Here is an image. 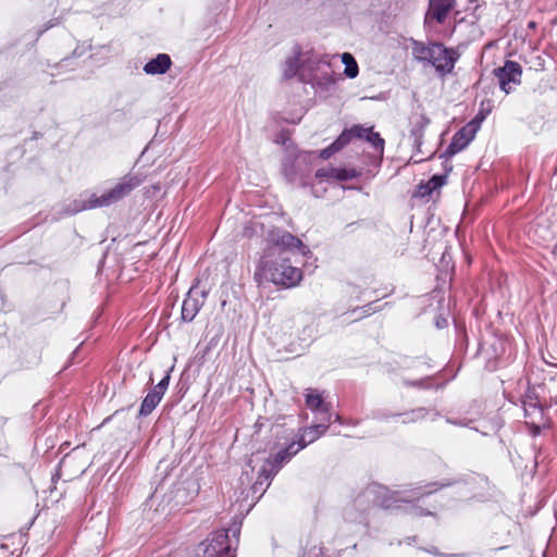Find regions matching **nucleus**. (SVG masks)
I'll return each mask as SVG.
<instances>
[{"label": "nucleus", "mask_w": 557, "mask_h": 557, "mask_svg": "<svg viewBox=\"0 0 557 557\" xmlns=\"http://www.w3.org/2000/svg\"><path fill=\"white\" fill-rule=\"evenodd\" d=\"M552 253L555 258H557V244L553 247Z\"/></svg>", "instance_id": "nucleus-38"}, {"label": "nucleus", "mask_w": 557, "mask_h": 557, "mask_svg": "<svg viewBox=\"0 0 557 557\" xmlns=\"http://www.w3.org/2000/svg\"><path fill=\"white\" fill-rule=\"evenodd\" d=\"M315 176L319 178H333V175L331 174V168L330 169H319L315 173Z\"/></svg>", "instance_id": "nucleus-34"}, {"label": "nucleus", "mask_w": 557, "mask_h": 557, "mask_svg": "<svg viewBox=\"0 0 557 557\" xmlns=\"http://www.w3.org/2000/svg\"><path fill=\"white\" fill-rule=\"evenodd\" d=\"M555 173H557V165H556V169H555Z\"/></svg>", "instance_id": "nucleus-43"}, {"label": "nucleus", "mask_w": 557, "mask_h": 557, "mask_svg": "<svg viewBox=\"0 0 557 557\" xmlns=\"http://www.w3.org/2000/svg\"><path fill=\"white\" fill-rule=\"evenodd\" d=\"M395 417H398V413H392L386 410H376L372 413V418L376 420H387Z\"/></svg>", "instance_id": "nucleus-31"}, {"label": "nucleus", "mask_w": 557, "mask_h": 557, "mask_svg": "<svg viewBox=\"0 0 557 557\" xmlns=\"http://www.w3.org/2000/svg\"><path fill=\"white\" fill-rule=\"evenodd\" d=\"M399 502H407L401 492H391L384 485L371 483L344 508L343 517L347 522L363 523L366 522V512L371 505L392 509L398 508L397 503Z\"/></svg>", "instance_id": "nucleus-1"}, {"label": "nucleus", "mask_w": 557, "mask_h": 557, "mask_svg": "<svg viewBox=\"0 0 557 557\" xmlns=\"http://www.w3.org/2000/svg\"><path fill=\"white\" fill-rule=\"evenodd\" d=\"M446 422L449 423V424H454V425H458V426H465L467 425L463 421L461 420H455V419H450V418H446Z\"/></svg>", "instance_id": "nucleus-36"}, {"label": "nucleus", "mask_w": 557, "mask_h": 557, "mask_svg": "<svg viewBox=\"0 0 557 557\" xmlns=\"http://www.w3.org/2000/svg\"><path fill=\"white\" fill-rule=\"evenodd\" d=\"M255 276L277 286L292 288L301 282L302 271L294 267L285 256V252L282 251L275 258H270L269 255L264 256L260 261Z\"/></svg>", "instance_id": "nucleus-3"}, {"label": "nucleus", "mask_w": 557, "mask_h": 557, "mask_svg": "<svg viewBox=\"0 0 557 557\" xmlns=\"http://www.w3.org/2000/svg\"><path fill=\"white\" fill-rule=\"evenodd\" d=\"M498 81L499 88L505 94H510L521 83L522 67L516 61H506L503 66L493 71Z\"/></svg>", "instance_id": "nucleus-8"}, {"label": "nucleus", "mask_w": 557, "mask_h": 557, "mask_svg": "<svg viewBox=\"0 0 557 557\" xmlns=\"http://www.w3.org/2000/svg\"><path fill=\"white\" fill-rule=\"evenodd\" d=\"M445 324H446V320L445 319H443V321H437L436 322L437 327H443V325H445Z\"/></svg>", "instance_id": "nucleus-37"}, {"label": "nucleus", "mask_w": 557, "mask_h": 557, "mask_svg": "<svg viewBox=\"0 0 557 557\" xmlns=\"http://www.w3.org/2000/svg\"><path fill=\"white\" fill-rule=\"evenodd\" d=\"M172 65V60L166 53H159L144 65V72L148 75H160L166 73Z\"/></svg>", "instance_id": "nucleus-18"}, {"label": "nucleus", "mask_w": 557, "mask_h": 557, "mask_svg": "<svg viewBox=\"0 0 557 557\" xmlns=\"http://www.w3.org/2000/svg\"><path fill=\"white\" fill-rule=\"evenodd\" d=\"M306 446L307 443L297 444L293 442L285 448L281 449L275 455L268 458L260 468L258 479L256 483L252 485L253 493L261 491L263 483H267L268 486L269 482L277 474L281 468L285 463H287L293 456H295L299 450L304 449Z\"/></svg>", "instance_id": "nucleus-6"}, {"label": "nucleus", "mask_w": 557, "mask_h": 557, "mask_svg": "<svg viewBox=\"0 0 557 557\" xmlns=\"http://www.w3.org/2000/svg\"><path fill=\"white\" fill-rule=\"evenodd\" d=\"M371 146L379 151L380 153H383L384 150V139L380 136L379 133H375L371 131L370 134H368L366 139Z\"/></svg>", "instance_id": "nucleus-25"}, {"label": "nucleus", "mask_w": 557, "mask_h": 557, "mask_svg": "<svg viewBox=\"0 0 557 557\" xmlns=\"http://www.w3.org/2000/svg\"><path fill=\"white\" fill-rule=\"evenodd\" d=\"M203 295L199 296L193 288L187 293L182 305V319L185 322H191L200 308L203 306Z\"/></svg>", "instance_id": "nucleus-16"}, {"label": "nucleus", "mask_w": 557, "mask_h": 557, "mask_svg": "<svg viewBox=\"0 0 557 557\" xmlns=\"http://www.w3.org/2000/svg\"><path fill=\"white\" fill-rule=\"evenodd\" d=\"M529 26H530V27H534V26H535V23H534V22H531V23L529 24Z\"/></svg>", "instance_id": "nucleus-42"}, {"label": "nucleus", "mask_w": 557, "mask_h": 557, "mask_svg": "<svg viewBox=\"0 0 557 557\" xmlns=\"http://www.w3.org/2000/svg\"><path fill=\"white\" fill-rule=\"evenodd\" d=\"M458 483L459 480L443 479L441 481L429 482L424 485H418L409 491H400L403 493V497L406 498L407 502L397 503V509L401 508V504H409V506L406 507V511L408 513L418 517L432 516L433 513L430 510H425L420 506L412 505V500L420 499L421 497L431 495L444 487L453 486Z\"/></svg>", "instance_id": "nucleus-7"}, {"label": "nucleus", "mask_w": 557, "mask_h": 557, "mask_svg": "<svg viewBox=\"0 0 557 557\" xmlns=\"http://www.w3.org/2000/svg\"><path fill=\"white\" fill-rule=\"evenodd\" d=\"M331 174L333 175V178L338 180V181H348L356 176V173L354 170L335 169V168H331Z\"/></svg>", "instance_id": "nucleus-26"}, {"label": "nucleus", "mask_w": 557, "mask_h": 557, "mask_svg": "<svg viewBox=\"0 0 557 557\" xmlns=\"http://www.w3.org/2000/svg\"><path fill=\"white\" fill-rule=\"evenodd\" d=\"M429 412V409L424 407H419L403 413H398V417H401V422L404 424H408L424 420L428 417Z\"/></svg>", "instance_id": "nucleus-21"}, {"label": "nucleus", "mask_w": 557, "mask_h": 557, "mask_svg": "<svg viewBox=\"0 0 557 557\" xmlns=\"http://www.w3.org/2000/svg\"><path fill=\"white\" fill-rule=\"evenodd\" d=\"M319 423L307 428L297 444L307 443L310 444L323 435L329 429L331 422H326L323 418H317Z\"/></svg>", "instance_id": "nucleus-20"}, {"label": "nucleus", "mask_w": 557, "mask_h": 557, "mask_svg": "<svg viewBox=\"0 0 557 557\" xmlns=\"http://www.w3.org/2000/svg\"><path fill=\"white\" fill-rule=\"evenodd\" d=\"M141 182L143 181L138 175L128 174L101 196L87 193L81 194L79 198L74 199L64 206L63 214L73 215L85 210L108 207L129 195L132 190L141 184Z\"/></svg>", "instance_id": "nucleus-2"}, {"label": "nucleus", "mask_w": 557, "mask_h": 557, "mask_svg": "<svg viewBox=\"0 0 557 557\" xmlns=\"http://www.w3.org/2000/svg\"><path fill=\"white\" fill-rule=\"evenodd\" d=\"M410 123V137L413 139V144L419 147L422 144L424 129L430 124V119L424 114H414Z\"/></svg>", "instance_id": "nucleus-19"}, {"label": "nucleus", "mask_w": 557, "mask_h": 557, "mask_svg": "<svg viewBox=\"0 0 557 557\" xmlns=\"http://www.w3.org/2000/svg\"><path fill=\"white\" fill-rule=\"evenodd\" d=\"M456 0H429V9L425 14V22L443 24L449 12L455 8Z\"/></svg>", "instance_id": "nucleus-14"}, {"label": "nucleus", "mask_w": 557, "mask_h": 557, "mask_svg": "<svg viewBox=\"0 0 557 557\" xmlns=\"http://www.w3.org/2000/svg\"><path fill=\"white\" fill-rule=\"evenodd\" d=\"M476 132L478 126L475 124L468 123L453 136V139L443 153V157L451 158L463 150L474 139Z\"/></svg>", "instance_id": "nucleus-10"}, {"label": "nucleus", "mask_w": 557, "mask_h": 557, "mask_svg": "<svg viewBox=\"0 0 557 557\" xmlns=\"http://www.w3.org/2000/svg\"><path fill=\"white\" fill-rule=\"evenodd\" d=\"M494 108V102L491 99H482L480 102V109L474 119L469 124H475L478 129L480 128L481 123L486 119V116L492 112Z\"/></svg>", "instance_id": "nucleus-23"}, {"label": "nucleus", "mask_w": 557, "mask_h": 557, "mask_svg": "<svg viewBox=\"0 0 557 557\" xmlns=\"http://www.w3.org/2000/svg\"><path fill=\"white\" fill-rule=\"evenodd\" d=\"M542 385H539L537 387H528L525 394L522 396L521 403L523 404V400H529L531 403H541L540 395L537 393V389H542Z\"/></svg>", "instance_id": "nucleus-27"}, {"label": "nucleus", "mask_w": 557, "mask_h": 557, "mask_svg": "<svg viewBox=\"0 0 557 557\" xmlns=\"http://www.w3.org/2000/svg\"><path fill=\"white\" fill-rule=\"evenodd\" d=\"M446 177L444 175H434L426 184L419 186V195L422 197L430 196L433 190L442 187L445 184Z\"/></svg>", "instance_id": "nucleus-22"}, {"label": "nucleus", "mask_w": 557, "mask_h": 557, "mask_svg": "<svg viewBox=\"0 0 557 557\" xmlns=\"http://www.w3.org/2000/svg\"><path fill=\"white\" fill-rule=\"evenodd\" d=\"M338 149L334 146V144L330 145L325 149L321 150L320 157L324 160L331 158Z\"/></svg>", "instance_id": "nucleus-33"}, {"label": "nucleus", "mask_w": 557, "mask_h": 557, "mask_svg": "<svg viewBox=\"0 0 557 557\" xmlns=\"http://www.w3.org/2000/svg\"><path fill=\"white\" fill-rule=\"evenodd\" d=\"M53 25H54V24L49 23V24L46 26V28H45L44 30H41V32H40V34H41V33H44L45 30L49 29V28H50V27H52Z\"/></svg>", "instance_id": "nucleus-39"}, {"label": "nucleus", "mask_w": 557, "mask_h": 557, "mask_svg": "<svg viewBox=\"0 0 557 557\" xmlns=\"http://www.w3.org/2000/svg\"><path fill=\"white\" fill-rule=\"evenodd\" d=\"M412 45V55L414 60L418 62H428L430 63L433 55L436 53V51H440L438 48L442 44L440 42H430L424 44L422 41L418 40H411Z\"/></svg>", "instance_id": "nucleus-17"}, {"label": "nucleus", "mask_w": 557, "mask_h": 557, "mask_svg": "<svg viewBox=\"0 0 557 557\" xmlns=\"http://www.w3.org/2000/svg\"><path fill=\"white\" fill-rule=\"evenodd\" d=\"M313 65L317 70L322 72L325 79L331 81L329 77L330 64L327 62L309 60L308 64H300L299 51H294L292 55L286 58L283 64V76L285 78H292L299 74L301 81L319 84L320 77L317 73H313Z\"/></svg>", "instance_id": "nucleus-5"}, {"label": "nucleus", "mask_w": 557, "mask_h": 557, "mask_svg": "<svg viewBox=\"0 0 557 557\" xmlns=\"http://www.w3.org/2000/svg\"><path fill=\"white\" fill-rule=\"evenodd\" d=\"M242 520H235L227 529L213 532L199 547L197 557H235L233 544L237 545Z\"/></svg>", "instance_id": "nucleus-4"}, {"label": "nucleus", "mask_w": 557, "mask_h": 557, "mask_svg": "<svg viewBox=\"0 0 557 557\" xmlns=\"http://www.w3.org/2000/svg\"><path fill=\"white\" fill-rule=\"evenodd\" d=\"M269 240L283 249L306 248L302 242L287 231L274 228L269 232Z\"/></svg>", "instance_id": "nucleus-15"}, {"label": "nucleus", "mask_w": 557, "mask_h": 557, "mask_svg": "<svg viewBox=\"0 0 557 557\" xmlns=\"http://www.w3.org/2000/svg\"><path fill=\"white\" fill-rule=\"evenodd\" d=\"M304 395L306 406L317 414V418H323L326 422H332L333 413L330 410V406L324 400L323 392L307 388Z\"/></svg>", "instance_id": "nucleus-11"}, {"label": "nucleus", "mask_w": 557, "mask_h": 557, "mask_svg": "<svg viewBox=\"0 0 557 557\" xmlns=\"http://www.w3.org/2000/svg\"><path fill=\"white\" fill-rule=\"evenodd\" d=\"M431 553L438 557H466L467 556L466 554H443V553H438L435 549L432 550Z\"/></svg>", "instance_id": "nucleus-35"}, {"label": "nucleus", "mask_w": 557, "mask_h": 557, "mask_svg": "<svg viewBox=\"0 0 557 557\" xmlns=\"http://www.w3.org/2000/svg\"><path fill=\"white\" fill-rule=\"evenodd\" d=\"M372 306H373V302H370V304H368V305H366L363 307L354 309L352 312L360 311L361 314L358 318L370 315L372 312H374L376 310Z\"/></svg>", "instance_id": "nucleus-32"}, {"label": "nucleus", "mask_w": 557, "mask_h": 557, "mask_svg": "<svg viewBox=\"0 0 557 557\" xmlns=\"http://www.w3.org/2000/svg\"><path fill=\"white\" fill-rule=\"evenodd\" d=\"M524 417L528 419L525 425L532 436L541 433V428L544 425V411L541 403H531L523 400L522 405Z\"/></svg>", "instance_id": "nucleus-12"}, {"label": "nucleus", "mask_w": 557, "mask_h": 557, "mask_svg": "<svg viewBox=\"0 0 557 557\" xmlns=\"http://www.w3.org/2000/svg\"><path fill=\"white\" fill-rule=\"evenodd\" d=\"M334 421L335 422H341V416L339 414H335L334 416Z\"/></svg>", "instance_id": "nucleus-40"}, {"label": "nucleus", "mask_w": 557, "mask_h": 557, "mask_svg": "<svg viewBox=\"0 0 557 557\" xmlns=\"http://www.w3.org/2000/svg\"><path fill=\"white\" fill-rule=\"evenodd\" d=\"M438 417V412H434L432 420H435Z\"/></svg>", "instance_id": "nucleus-41"}, {"label": "nucleus", "mask_w": 557, "mask_h": 557, "mask_svg": "<svg viewBox=\"0 0 557 557\" xmlns=\"http://www.w3.org/2000/svg\"><path fill=\"white\" fill-rule=\"evenodd\" d=\"M429 379L430 377L426 376V377H423L420 380H414V381L405 380L404 384L407 386H412V387L429 388L430 387V385L428 384Z\"/></svg>", "instance_id": "nucleus-30"}, {"label": "nucleus", "mask_w": 557, "mask_h": 557, "mask_svg": "<svg viewBox=\"0 0 557 557\" xmlns=\"http://www.w3.org/2000/svg\"><path fill=\"white\" fill-rule=\"evenodd\" d=\"M342 62L345 64V75L349 78H355L359 73L355 58L350 53L345 52L342 54Z\"/></svg>", "instance_id": "nucleus-24"}, {"label": "nucleus", "mask_w": 557, "mask_h": 557, "mask_svg": "<svg viewBox=\"0 0 557 557\" xmlns=\"http://www.w3.org/2000/svg\"><path fill=\"white\" fill-rule=\"evenodd\" d=\"M170 384V373L168 372L164 377L154 385L144 398L140 409L139 416L147 417L149 416L156 407L160 404L161 399L165 391L168 389Z\"/></svg>", "instance_id": "nucleus-9"}, {"label": "nucleus", "mask_w": 557, "mask_h": 557, "mask_svg": "<svg viewBox=\"0 0 557 557\" xmlns=\"http://www.w3.org/2000/svg\"><path fill=\"white\" fill-rule=\"evenodd\" d=\"M351 132V137H356L359 139H367L368 134L371 133L372 127H363L361 125H354L349 128Z\"/></svg>", "instance_id": "nucleus-28"}, {"label": "nucleus", "mask_w": 557, "mask_h": 557, "mask_svg": "<svg viewBox=\"0 0 557 557\" xmlns=\"http://www.w3.org/2000/svg\"><path fill=\"white\" fill-rule=\"evenodd\" d=\"M351 138L350 129H345L333 144L339 151L351 140Z\"/></svg>", "instance_id": "nucleus-29"}, {"label": "nucleus", "mask_w": 557, "mask_h": 557, "mask_svg": "<svg viewBox=\"0 0 557 557\" xmlns=\"http://www.w3.org/2000/svg\"><path fill=\"white\" fill-rule=\"evenodd\" d=\"M438 50L433 55L430 64L435 67L441 76H444L453 72L459 55L453 49L445 48L444 45H441Z\"/></svg>", "instance_id": "nucleus-13"}]
</instances>
